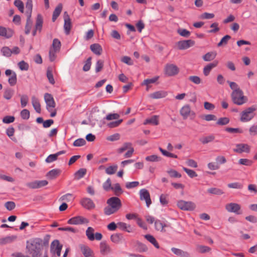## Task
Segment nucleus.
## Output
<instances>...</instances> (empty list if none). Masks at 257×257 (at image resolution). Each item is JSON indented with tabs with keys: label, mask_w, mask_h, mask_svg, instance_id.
I'll list each match as a JSON object with an SVG mask.
<instances>
[{
	"label": "nucleus",
	"mask_w": 257,
	"mask_h": 257,
	"mask_svg": "<svg viewBox=\"0 0 257 257\" xmlns=\"http://www.w3.org/2000/svg\"><path fill=\"white\" fill-rule=\"evenodd\" d=\"M164 71L167 76H172L177 74L179 70L176 65H166Z\"/></svg>",
	"instance_id": "14"
},
{
	"label": "nucleus",
	"mask_w": 257,
	"mask_h": 257,
	"mask_svg": "<svg viewBox=\"0 0 257 257\" xmlns=\"http://www.w3.org/2000/svg\"><path fill=\"white\" fill-rule=\"evenodd\" d=\"M31 101L32 105L35 110V111L37 113H41V105L39 102L38 98H37L36 96H33L31 98Z\"/></svg>",
	"instance_id": "22"
},
{
	"label": "nucleus",
	"mask_w": 257,
	"mask_h": 257,
	"mask_svg": "<svg viewBox=\"0 0 257 257\" xmlns=\"http://www.w3.org/2000/svg\"><path fill=\"white\" fill-rule=\"evenodd\" d=\"M122 119L117 120L116 121L110 122L107 124V126L110 128H114L118 126L122 122Z\"/></svg>",
	"instance_id": "59"
},
{
	"label": "nucleus",
	"mask_w": 257,
	"mask_h": 257,
	"mask_svg": "<svg viewBox=\"0 0 257 257\" xmlns=\"http://www.w3.org/2000/svg\"><path fill=\"white\" fill-rule=\"evenodd\" d=\"M155 228L161 232H166L165 227H168V225L165 223H163L159 220H157L155 222Z\"/></svg>",
	"instance_id": "29"
},
{
	"label": "nucleus",
	"mask_w": 257,
	"mask_h": 257,
	"mask_svg": "<svg viewBox=\"0 0 257 257\" xmlns=\"http://www.w3.org/2000/svg\"><path fill=\"white\" fill-rule=\"evenodd\" d=\"M122 238V235L121 234L115 233L111 235L110 240L115 243H118Z\"/></svg>",
	"instance_id": "38"
},
{
	"label": "nucleus",
	"mask_w": 257,
	"mask_h": 257,
	"mask_svg": "<svg viewBox=\"0 0 257 257\" xmlns=\"http://www.w3.org/2000/svg\"><path fill=\"white\" fill-rule=\"evenodd\" d=\"M64 29L65 30V33L67 35H68L70 33V31L71 29V23L68 14L64 16Z\"/></svg>",
	"instance_id": "20"
},
{
	"label": "nucleus",
	"mask_w": 257,
	"mask_h": 257,
	"mask_svg": "<svg viewBox=\"0 0 257 257\" xmlns=\"http://www.w3.org/2000/svg\"><path fill=\"white\" fill-rule=\"evenodd\" d=\"M111 189L114 191L116 196L119 195L122 192L120 186L118 183L114 184L113 186L111 187Z\"/></svg>",
	"instance_id": "42"
},
{
	"label": "nucleus",
	"mask_w": 257,
	"mask_h": 257,
	"mask_svg": "<svg viewBox=\"0 0 257 257\" xmlns=\"http://www.w3.org/2000/svg\"><path fill=\"white\" fill-rule=\"evenodd\" d=\"M59 51H56L55 50H53L51 49H50L49 53V59L51 62H55L57 55L56 54L59 52Z\"/></svg>",
	"instance_id": "40"
},
{
	"label": "nucleus",
	"mask_w": 257,
	"mask_h": 257,
	"mask_svg": "<svg viewBox=\"0 0 257 257\" xmlns=\"http://www.w3.org/2000/svg\"><path fill=\"white\" fill-rule=\"evenodd\" d=\"M1 51L4 56L10 57L13 53L16 54V47H14L12 50L10 49L8 47H3Z\"/></svg>",
	"instance_id": "24"
},
{
	"label": "nucleus",
	"mask_w": 257,
	"mask_h": 257,
	"mask_svg": "<svg viewBox=\"0 0 257 257\" xmlns=\"http://www.w3.org/2000/svg\"><path fill=\"white\" fill-rule=\"evenodd\" d=\"M168 95V92L164 90L156 91L149 95L150 97L153 99H159L165 97Z\"/></svg>",
	"instance_id": "19"
},
{
	"label": "nucleus",
	"mask_w": 257,
	"mask_h": 257,
	"mask_svg": "<svg viewBox=\"0 0 257 257\" xmlns=\"http://www.w3.org/2000/svg\"><path fill=\"white\" fill-rule=\"evenodd\" d=\"M15 133V129L14 127H9L6 131V134L8 137L12 140H14V135Z\"/></svg>",
	"instance_id": "62"
},
{
	"label": "nucleus",
	"mask_w": 257,
	"mask_h": 257,
	"mask_svg": "<svg viewBox=\"0 0 257 257\" xmlns=\"http://www.w3.org/2000/svg\"><path fill=\"white\" fill-rule=\"evenodd\" d=\"M132 143H128V142H127V143H124L122 146L119 148L118 150V152L119 153H122V152H123L124 151L126 150L127 149H130V148H131L132 147Z\"/></svg>",
	"instance_id": "48"
},
{
	"label": "nucleus",
	"mask_w": 257,
	"mask_h": 257,
	"mask_svg": "<svg viewBox=\"0 0 257 257\" xmlns=\"http://www.w3.org/2000/svg\"><path fill=\"white\" fill-rule=\"evenodd\" d=\"M188 79L195 84H199L201 82V79L197 76H190Z\"/></svg>",
	"instance_id": "57"
},
{
	"label": "nucleus",
	"mask_w": 257,
	"mask_h": 257,
	"mask_svg": "<svg viewBox=\"0 0 257 257\" xmlns=\"http://www.w3.org/2000/svg\"><path fill=\"white\" fill-rule=\"evenodd\" d=\"M43 18L40 14H38L37 17L36 23L35 28L36 30H38L39 31L41 30L43 24Z\"/></svg>",
	"instance_id": "37"
},
{
	"label": "nucleus",
	"mask_w": 257,
	"mask_h": 257,
	"mask_svg": "<svg viewBox=\"0 0 257 257\" xmlns=\"http://www.w3.org/2000/svg\"><path fill=\"white\" fill-rule=\"evenodd\" d=\"M16 239L15 235H9L0 238V245H5L14 242Z\"/></svg>",
	"instance_id": "18"
},
{
	"label": "nucleus",
	"mask_w": 257,
	"mask_h": 257,
	"mask_svg": "<svg viewBox=\"0 0 257 257\" xmlns=\"http://www.w3.org/2000/svg\"><path fill=\"white\" fill-rule=\"evenodd\" d=\"M226 210L229 212H233L236 214H241L240 205L235 203H230L225 205Z\"/></svg>",
	"instance_id": "7"
},
{
	"label": "nucleus",
	"mask_w": 257,
	"mask_h": 257,
	"mask_svg": "<svg viewBox=\"0 0 257 257\" xmlns=\"http://www.w3.org/2000/svg\"><path fill=\"white\" fill-rule=\"evenodd\" d=\"M167 173L170 175V177L173 178H180L181 177V175L180 173L173 169L168 170Z\"/></svg>",
	"instance_id": "58"
},
{
	"label": "nucleus",
	"mask_w": 257,
	"mask_h": 257,
	"mask_svg": "<svg viewBox=\"0 0 257 257\" xmlns=\"http://www.w3.org/2000/svg\"><path fill=\"white\" fill-rule=\"evenodd\" d=\"M216 56V53L215 52H210L206 53L203 56V59L205 61H210L215 58Z\"/></svg>",
	"instance_id": "46"
},
{
	"label": "nucleus",
	"mask_w": 257,
	"mask_h": 257,
	"mask_svg": "<svg viewBox=\"0 0 257 257\" xmlns=\"http://www.w3.org/2000/svg\"><path fill=\"white\" fill-rule=\"evenodd\" d=\"M229 122V119L228 117H224L219 118L216 123L218 125H223L228 124Z\"/></svg>",
	"instance_id": "55"
},
{
	"label": "nucleus",
	"mask_w": 257,
	"mask_h": 257,
	"mask_svg": "<svg viewBox=\"0 0 257 257\" xmlns=\"http://www.w3.org/2000/svg\"><path fill=\"white\" fill-rule=\"evenodd\" d=\"M207 192L210 194L221 195L224 193L223 191L217 188H210L207 189Z\"/></svg>",
	"instance_id": "35"
},
{
	"label": "nucleus",
	"mask_w": 257,
	"mask_h": 257,
	"mask_svg": "<svg viewBox=\"0 0 257 257\" xmlns=\"http://www.w3.org/2000/svg\"><path fill=\"white\" fill-rule=\"evenodd\" d=\"M140 196L141 200H145L146 205L149 207L152 203L149 191L146 189H142L140 191Z\"/></svg>",
	"instance_id": "11"
},
{
	"label": "nucleus",
	"mask_w": 257,
	"mask_h": 257,
	"mask_svg": "<svg viewBox=\"0 0 257 257\" xmlns=\"http://www.w3.org/2000/svg\"><path fill=\"white\" fill-rule=\"evenodd\" d=\"M22 107H25L29 101V96L26 94L19 95Z\"/></svg>",
	"instance_id": "39"
},
{
	"label": "nucleus",
	"mask_w": 257,
	"mask_h": 257,
	"mask_svg": "<svg viewBox=\"0 0 257 257\" xmlns=\"http://www.w3.org/2000/svg\"><path fill=\"white\" fill-rule=\"evenodd\" d=\"M225 131L227 132L230 133H242L243 131L241 129L239 128H232V127H227L225 129Z\"/></svg>",
	"instance_id": "61"
},
{
	"label": "nucleus",
	"mask_w": 257,
	"mask_h": 257,
	"mask_svg": "<svg viewBox=\"0 0 257 257\" xmlns=\"http://www.w3.org/2000/svg\"><path fill=\"white\" fill-rule=\"evenodd\" d=\"M15 32L11 29H6L5 27L0 26V36L6 38H10L13 36Z\"/></svg>",
	"instance_id": "17"
},
{
	"label": "nucleus",
	"mask_w": 257,
	"mask_h": 257,
	"mask_svg": "<svg viewBox=\"0 0 257 257\" xmlns=\"http://www.w3.org/2000/svg\"><path fill=\"white\" fill-rule=\"evenodd\" d=\"M15 117L13 116H6L3 119V122L5 123H10L15 121Z\"/></svg>",
	"instance_id": "63"
},
{
	"label": "nucleus",
	"mask_w": 257,
	"mask_h": 257,
	"mask_svg": "<svg viewBox=\"0 0 257 257\" xmlns=\"http://www.w3.org/2000/svg\"><path fill=\"white\" fill-rule=\"evenodd\" d=\"M107 203L108 206L104 208V213L106 215L116 213L121 206L120 200L116 197H112L108 199Z\"/></svg>",
	"instance_id": "2"
},
{
	"label": "nucleus",
	"mask_w": 257,
	"mask_h": 257,
	"mask_svg": "<svg viewBox=\"0 0 257 257\" xmlns=\"http://www.w3.org/2000/svg\"><path fill=\"white\" fill-rule=\"evenodd\" d=\"M256 109L257 106L253 105L244 109L240 113V121L247 122L251 120L255 116L254 111Z\"/></svg>",
	"instance_id": "3"
},
{
	"label": "nucleus",
	"mask_w": 257,
	"mask_h": 257,
	"mask_svg": "<svg viewBox=\"0 0 257 257\" xmlns=\"http://www.w3.org/2000/svg\"><path fill=\"white\" fill-rule=\"evenodd\" d=\"M233 151L237 153L241 154L242 153H249L250 152V146L246 144H237L235 146Z\"/></svg>",
	"instance_id": "10"
},
{
	"label": "nucleus",
	"mask_w": 257,
	"mask_h": 257,
	"mask_svg": "<svg viewBox=\"0 0 257 257\" xmlns=\"http://www.w3.org/2000/svg\"><path fill=\"white\" fill-rule=\"evenodd\" d=\"M177 33L181 36L185 37V38H188L191 33L190 31H188L187 30L185 29H178L177 30Z\"/></svg>",
	"instance_id": "44"
},
{
	"label": "nucleus",
	"mask_w": 257,
	"mask_h": 257,
	"mask_svg": "<svg viewBox=\"0 0 257 257\" xmlns=\"http://www.w3.org/2000/svg\"><path fill=\"white\" fill-rule=\"evenodd\" d=\"M177 205L181 210L184 211H193L196 208V205L194 202L183 200H179L177 202Z\"/></svg>",
	"instance_id": "5"
},
{
	"label": "nucleus",
	"mask_w": 257,
	"mask_h": 257,
	"mask_svg": "<svg viewBox=\"0 0 257 257\" xmlns=\"http://www.w3.org/2000/svg\"><path fill=\"white\" fill-rule=\"evenodd\" d=\"M145 238L151 243H152L156 248H159L160 245L156 238L151 234H146Z\"/></svg>",
	"instance_id": "27"
},
{
	"label": "nucleus",
	"mask_w": 257,
	"mask_h": 257,
	"mask_svg": "<svg viewBox=\"0 0 257 257\" xmlns=\"http://www.w3.org/2000/svg\"><path fill=\"white\" fill-rule=\"evenodd\" d=\"M44 100L47 105V109L49 111H51L52 108L55 107V102L52 95L48 93H45Z\"/></svg>",
	"instance_id": "8"
},
{
	"label": "nucleus",
	"mask_w": 257,
	"mask_h": 257,
	"mask_svg": "<svg viewBox=\"0 0 257 257\" xmlns=\"http://www.w3.org/2000/svg\"><path fill=\"white\" fill-rule=\"evenodd\" d=\"M194 43V41L192 40L180 41L177 43V46L180 50H185L193 46Z\"/></svg>",
	"instance_id": "15"
},
{
	"label": "nucleus",
	"mask_w": 257,
	"mask_h": 257,
	"mask_svg": "<svg viewBox=\"0 0 257 257\" xmlns=\"http://www.w3.org/2000/svg\"><path fill=\"white\" fill-rule=\"evenodd\" d=\"M159 78V76H155L151 79H147L144 80L143 85L148 86L151 83H155Z\"/></svg>",
	"instance_id": "51"
},
{
	"label": "nucleus",
	"mask_w": 257,
	"mask_h": 257,
	"mask_svg": "<svg viewBox=\"0 0 257 257\" xmlns=\"http://www.w3.org/2000/svg\"><path fill=\"white\" fill-rule=\"evenodd\" d=\"M26 249L32 257H42V241L40 238H35L27 241Z\"/></svg>",
	"instance_id": "1"
},
{
	"label": "nucleus",
	"mask_w": 257,
	"mask_h": 257,
	"mask_svg": "<svg viewBox=\"0 0 257 257\" xmlns=\"http://www.w3.org/2000/svg\"><path fill=\"white\" fill-rule=\"evenodd\" d=\"M159 116L158 115H153L150 118H148L144 121V124H147L149 123L153 124V125H158L159 124Z\"/></svg>",
	"instance_id": "31"
},
{
	"label": "nucleus",
	"mask_w": 257,
	"mask_h": 257,
	"mask_svg": "<svg viewBox=\"0 0 257 257\" xmlns=\"http://www.w3.org/2000/svg\"><path fill=\"white\" fill-rule=\"evenodd\" d=\"M30 111L27 109H23L20 112V116L23 119L28 120L30 118Z\"/></svg>",
	"instance_id": "49"
},
{
	"label": "nucleus",
	"mask_w": 257,
	"mask_h": 257,
	"mask_svg": "<svg viewBox=\"0 0 257 257\" xmlns=\"http://www.w3.org/2000/svg\"><path fill=\"white\" fill-rule=\"evenodd\" d=\"M197 250L200 253H205L207 252H209L211 248L207 246L202 245H197Z\"/></svg>",
	"instance_id": "47"
},
{
	"label": "nucleus",
	"mask_w": 257,
	"mask_h": 257,
	"mask_svg": "<svg viewBox=\"0 0 257 257\" xmlns=\"http://www.w3.org/2000/svg\"><path fill=\"white\" fill-rule=\"evenodd\" d=\"M120 115L117 113H109L108 114L104 119L107 120H111L113 119H117L119 118Z\"/></svg>",
	"instance_id": "50"
},
{
	"label": "nucleus",
	"mask_w": 257,
	"mask_h": 257,
	"mask_svg": "<svg viewBox=\"0 0 257 257\" xmlns=\"http://www.w3.org/2000/svg\"><path fill=\"white\" fill-rule=\"evenodd\" d=\"M79 247L85 257H92V251L89 247L84 244H80Z\"/></svg>",
	"instance_id": "21"
},
{
	"label": "nucleus",
	"mask_w": 257,
	"mask_h": 257,
	"mask_svg": "<svg viewBox=\"0 0 257 257\" xmlns=\"http://www.w3.org/2000/svg\"><path fill=\"white\" fill-rule=\"evenodd\" d=\"M183 169L190 178H192L197 176V173L193 170L189 169L185 167H183Z\"/></svg>",
	"instance_id": "53"
},
{
	"label": "nucleus",
	"mask_w": 257,
	"mask_h": 257,
	"mask_svg": "<svg viewBox=\"0 0 257 257\" xmlns=\"http://www.w3.org/2000/svg\"><path fill=\"white\" fill-rule=\"evenodd\" d=\"M100 252L103 255H107L112 253V249L105 242L102 241L100 243Z\"/></svg>",
	"instance_id": "16"
},
{
	"label": "nucleus",
	"mask_w": 257,
	"mask_h": 257,
	"mask_svg": "<svg viewBox=\"0 0 257 257\" xmlns=\"http://www.w3.org/2000/svg\"><path fill=\"white\" fill-rule=\"evenodd\" d=\"M117 227L122 230L126 231L128 232H130L132 231L131 226L127 225L124 222H119L117 223Z\"/></svg>",
	"instance_id": "36"
},
{
	"label": "nucleus",
	"mask_w": 257,
	"mask_h": 257,
	"mask_svg": "<svg viewBox=\"0 0 257 257\" xmlns=\"http://www.w3.org/2000/svg\"><path fill=\"white\" fill-rule=\"evenodd\" d=\"M26 11L25 13V15L28 18V20L29 21L31 17L32 8H33V4L32 0H27L26 5Z\"/></svg>",
	"instance_id": "25"
},
{
	"label": "nucleus",
	"mask_w": 257,
	"mask_h": 257,
	"mask_svg": "<svg viewBox=\"0 0 257 257\" xmlns=\"http://www.w3.org/2000/svg\"><path fill=\"white\" fill-rule=\"evenodd\" d=\"M231 98L233 102L239 105L244 104L247 101V98L243 95L242 91H232Z\"/></svg>",
	"instance_id": "4"
},
{
	"label": "nucleus",
	"mask_w": 257,
	"mask_h": 257,
	"mask_svg": "<svg viewBox=\"0 0 257 257\" xmlns=\"http://www.w3.org/2000/svg\"><path fill=\"white\" fill-rule=\"evenodd\" d=\"M86 235L87 238L93 241L94 239L100 240L102 238V235L99 232H96L94 234V229L91 227H88L86 230Z\"/></svg>",
	"instance_id": "6"
},
{
	"label": "nucleus",
	"mask_w": 257,
	"mask_h": 257,
	"mask_svg": "<svg viewBox=\"0 0 257 257\" xmlns=\"http://www.w3.org/2000/svg\"><path fill=\"white\" fill-rule=\"evenodd\" d=\"M171 251L176 255L180 256L181 257H190V254L187 251H184L181 249L172 247Z\"/></svg>",
	"instance_id": "23"
},
{
	"label": "nucleus",
	"mask_w": 257,
	"mask_h": 257,
	"mask_svg": "<svg viewBox=\"0 0 257 257\" xmlns=\"http://www.w3.org/2000/svg\"><path fill=\"white\" fill-rule=\"evenodd\" d=\"M91 50L96 55H100L102 52V48L98 44H93L90 45Z\"/></svg>",
	"instance_id": "33"
},
{
	"label": "nucleus",
	"mask_w": 257,
	"mask_h": 257,
	"mask_svg": "<svg viewBox=\"0 0 257 257\" xmlns=\"http://www.w3.org/2000/svg\"><path fill=\"white\" fill-rule=\"evenodd\" d=\"M86 173V170L84 168L80 169L78 171H77L75 174V178L77 180H79L82 178H83L84 175Z\"/></svg>",
	"instance_id": "43"
},
{
	"label": "nucleus",
	"mask_w": 257,
	"mask_h": 257,
	"mask_svg": "<svg viewBox=\"0 0 257 257\" xmlns=\"http://www.w3.org/2000/svg\"><path fill=\"white\" fill-rule=\"evenodd\" d=\"M62 10V5L61 4H59L54 10L52 16V21L54 22L56 21L57 18L59 17L61 12Z\"/></svg>",
	"instance_id": "28"
},
{
	"label": "nucleus",
	"mask_w": 257,
	"mask_h": 257,
	"mask_svg": "<svg viewBox=\"0 0 257 257\" xmlns=\"http://www.w3.org/2000/svg\"><path fill=\"white\" fill-rule=\"evenodd\" d=\"M180 114L184 119H186L191 113V108L189 105H185L180 109Z\"/></svg>",
	"instance_id": "26"
},
{
	"label": "nucleus",
	"mask_w": 257,
	"mask_h": 257,
	"mask_svg": "<svg viewBox=\"0 0 257 257\" xmlns=\"http://www.w3.org/2000/svg\"><path fill=\"white\" fill-rule=\"evenodd\" d=\"M215 139V136L213 135H210L207 136H204L199 139V141L203 144H207L212 142Z\"/></svg>",
	"instance_id": "30"
},
{
	"label": "nucleus",
	"mask_w": 257,
	"mask_h": 257,
	"mask_svg": "<svg viewBox=\"0 0 257 257\" xmlns=\"http://www.w3.org/2000/svg\"><path fill=\"white\" fill-rule=\"evenodd\" d=\"M60 47V41L58 39H54L53 41L52 46L50 49L59 51Z\"/></svg>",
	"instance_id": "41"
},
{
	"label": "nucleus",
	"mask_w": 257,
	"mask_h": 257,
	"mask_svg": "<svg viewBox=\"0 0 257 257\" xmlns=\"http://www.w3.org/2000/svg\"><path fill=\"white\" fill-rule=\"evenodd\" d=\"M81 205L85 209L91 210L95 207V205L93 200L89 198H83L80 201Z\"/></svg>",
	"instance_id": "13"
},
{
	"label": "nucleus",
	"mask_w": 257,
	"mask_h": 257,
	"mask_svg": "<svg viewBox=\"0 0 257 257\" xmlns=\"http://www.w3.org/2000/svg\"><path fill=\"white\" fill-rule=\"evenodd\" d=\"M249 132L250 136H254L257 135V124L252 125L249 128Z\"/></svg>",
	"instance_id": "60"
},
{
	"label": "nucleus",
	"mask_w": 257,
	"mask_h": 257,
	"mask_svg": "<svg viewBox=\"0 0 257 257\" xmlns=\"http://www.w3.org/2000/svg\"><path fill=\"white\" fill-rule=\"evenodd\" d=\"M227 186L230 188L234 189H241L243 187L242 185L238 182L229 183L227 185Z\"/></svg>",
	"instance_id": "64"
},
{
	"label": "nucleus",
	"mask_w": 257,
	"mask_h": 257,
	"mask_svg": "<svg viewBox=\"0 0 257 257\" xmlns=\"http://www.w3.org/2000/svg\"><path fill=\"white\" fill-rule=\"evenodd\" d=\"M89 222V221L86 218H84L81 216H77L73 217L68 221V223L73 225H79L82 224H87Z\"/></svg>",
	"instance_id": "9"
},
{
	"label": "nucleus",
	"mask_w": 257,
	"mask_h": 257,
	"mask_svg": "<svg viewBox=\"0 0 257 257\" xmlns=\"http://www.w3.org/2000/svg\"><path fill=\"white\" fill-rule=\"evenodd\" d=\"M230 39L231 37L229 35H225L221 39L220 42L218 43V44H217V46L218 47H220L222 45H226L228 43V40H229Z\"/></svg>",
	"instance_id": "52"
},
{
	"label": "nucleus",
	"mask_w": 257,
	"mask_h": 257,
	"mask_svg": "<svg viewBox=\"0 0 257 257\" xmlns=\"http://www.w3.org/2000/svg\"><path fill=\"white\" fill-rule=\"evenodd\" d=\"M117 168V165L109 166L105 169V173L108 175H112L116 172Z\"/></svg>",
	"instance_id": "45"
},
{
	"label": "nucleus",
	"mask_w": 257,
	"mask_h": 257,
	"mask_svg": "<svg viewBox=\"0 0 257 257\" xmlns=\"http://www.w3.org/2000/svg\"><path fill=\"white\" fill-rule=\"evenodd\" d=\"M146 160L150 162H159L161 160V158L157 156V155H153L147 156L146 158Z\"/></svg>",
	"instance_id": "56"
},
{
	"label": "nucleus",
	"mask_w": 257,
	"mask_h": 257,
	"mask_svg": "<svg viewBox=\"0 0 257 257\" xmlns=\"http://www.w3.org/2000/svg\"><path fill=\"white\" fill-rule=\"evenodd\" d=\"M86 144V141L84 139L80 138L75 140L73 143V146L75 147H81Z\"/></svg>",
	"instance_id": "54"
},
{
	"label": "nucleus",
	"mask_w": 257,
	"mask_h": 257,
	"mask_svg": "<svg viewBox=\"0 0 257 257\" xmlns=\"http://www.w3.org/2000/svg\"><path fill=\"white\" fill-rule=\"evenodd\" d=\"M53 69L52 67H49L47 71V77L49 80V82L51 84H54L55 83V80L53 78Z\"/></svg>",
	"instance_id": "34"
},
{
	"label": "nucleus",
	"mask_w": 257,
	"mask_h": 257,
	"mask_svg": "<svg viewBox=\"0 0 257 257\" xmlns=\"http://www.w3.org/2000/svg\"><path fill=\"white\" fill-rule=\"evenodd\" d=\"M60 173V170L57 169H53L47 174V177L48 179H54L56 178Z\"/></svg>",
	"instance_id": "32"
},
{
	"label": "nucleus",
	"mask_w": 257,
	"mask_h": 257,
	"mask_svg": "<svg viewBox=\"0 0 257 257\" xmlns=\"http://www.w3.org/2000/svg\"><path fill=\"white\" fill-rule=\"evenodd\" d=\"M62 245L60 244L58 240H54L51 244V252L52 253L56 254L58 256H60Z\"/></svg>",
	"instance_id": "12"
}]
</instances>
